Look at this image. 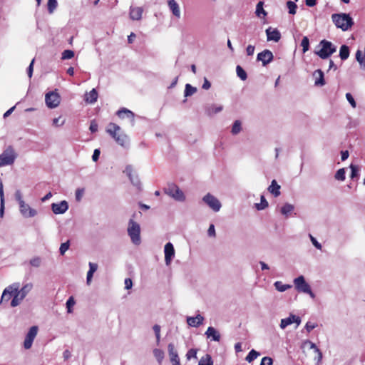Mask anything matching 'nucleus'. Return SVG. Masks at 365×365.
<instances>
[{
    "mask_svg": "<svg viewBox=\"0 0 365 365\" xmlns=\"http://www.w3.org/2000/svg\"><path fill=\"white\" fill-rule=\"evenodd\" d=\"M20 284L14 282L6 287L2 293L0 304H3L7 303L12 297L10 305L11 307L19 306L28 294L32 290L34 285L32 283L29 282L23 285L19 289Z\"/></svg>",
    "mask_w": 365,
    "mask_h": 365,
    "instance_id": "f257e3e1",
    "label": "nucleus"
},
{
    "mask_svg": "<svg viewBox=\"0 0 365 365\" xmlns=\"http://www.w3.org/2000/svg\"><path fill=\"white\" fill-rule=\"evenodd\" d=\"M331 19L337 28L347 31L353 24L352 19L347 14H334Z\"/></svg>",
    "mask_w": 365,
    "mask_h": 365,
    "instance_id": "f03ea898",
    "label": "nucleus"
},
{
    "mask_svg": "<svg viewBox=\"0 0 365 365\" xmlns=\"http://www.w3.org/2000/svg\"><path fill=\"white\" fill-rule=\"evenodd\" d=\"M127 231L131 242L135 245H139L141 242L140 225L130 219L128 222Z\"/></svg>",
    "mask_w": 365,
    "mask_h": 365,
    "instance_id": "7ed1b4c3",
    "label": "nucleus"
},
{
    "mask_svg": "<svg viewBox=\"0 0 365 365\" xmlns=\"http://www.w3.org/2000/svg\"><path fill=\"white\" fill-rule=\"evenodd\" d=\"M17 158L15 150L11 147H7L0 155V168L12 165Z\"/></svg>",
    "mask_w": 365,
    "mask_h": 365,
    "instance_id": "20e7f679",
    "label": "nucleus"
},
{
    "mask_svg": "<svg viewBox=\"0 0 365 365\" xmlns=\"http://www.w3.org/2000/svg\"><path fill=\"white\" fill-rule=\"evenodd\" d=\"M321 48L316 53L322 59L329 58L336 51V47L330 41L322 40L319 43Z\"/></svg>",
    "mask_w": 365,
    "mask_h": 365,
    "instance_id": "39448f33",
    "label": "nucleus"
},
{
    "mask_svg": "<svg viewBox=\"0 0 365 365\" xmlns=\"http://www.w3.org/2000/svg\"><path fill=\"white\" fill-rule=\"evenodd\" d=\"M295 289L299 292L309 294L312 299L315 298V294L311 289L310 285L305 281L304 276L301 275L294 279Z\"/></svg>",
    "mask_w": 365,
    "mask_h": 365,
    "instance_id": "423d86ee",
    "label": "nucleus"
},
{
    "mask_svg": "<svg viewBox=\"0 0 365 365\" xmlns=\"http://www.w3.org/2000/svg\"><path fill=\"white\" fill-rule=\"evenodd\" d=\"M165 192L176 201L184 202L185 200L184 192L174 183L168 184L165 189Z\"/></svg>",
    "mask_w": 365,
    "mask_h": 365,
    "instance_id": "0eeeda50",
    "label": "nucleus"
},
{
    "mask_svg": "<svg viewBox=\"0 0 365 365\" xmlns=\"http://www.w3.org/2000/svg\"><path fill=\"white\" fill-rule=\"evenodd\" d=\"M45 103L48 108H55L59 106L61 103V96L56 90L46 93Z\"/></svg>",
    "mask_w": 365,
    "mask_h": 365,
    "instance_id": "6e6552de",
    "label": "nucleus"
},
{
    "mask_svg": "<svg viewBox=\"0 0 365 365\" xmlns=\"http://www.w3.org/2000/svg\"><path fill=\"white\" fill-rule=\"evenodd\" d=\"M203 202L209 206L214 212L220 211L222 205L220 200L210 193L206 194L202 197Z\"/></svg>",
    "mask_w": 365,
    "mask_h": 365,
    "instance_id": "1a4fd4ad",
    "label": "nucleus"
},
{
    "mask_svg": "<svg viewBox=\"0 0 365 365\" xmlns=\"http://www.w3.org/2000/svg\"><path fill=\"white\" fill-rule=\"evenodd\" d=\"M38 330V328L37 326H33L29 329L24 341V347L26 349H29L32 346L34 340L37 335Z\"/></svg>",
    "mask_w": 365,
    "mask_h": 365,
    "instance_id": "9d476101",
    "label": "nucleus"
},
{
    "mask_svg": "<svg viewBox=\"0 0 365 365\" xmlns=\"http://www.w3.org/2000/svg\"><path fill=\"white\" fill-rule=\"evenodd\" d=\"M301 318L297 315L290 314L289 316L287 318H284L281 319L279 327L282 329H286L288 326L295 323L296 328H297L301 324Z\"/></svg>",
    "mask_w": 365,
    "mask_h": 365,
    "instance_id": "9b49d317",
    "label": "nucleus"
},
{
    "mask_svg": "<svg viewBox=\"0 0 365 365\" xmlns=\"http://www.w3.org/2000/svg\"><path fill=\"white\" fill-rule=\"evenodd\" d=\"M124 173L128 177L130 182L138 188L140 187V181L138 176L134 173L133 167L127 165L123 171Z\"/></svg>",
    "mask_w": 365,
    "mask_h": 365,
    "instance_id": "f8f14e48",
    "label": "nucleus"
},
{
    "mask_svg": "<svg viewBox=\"0 0 365 365\" xmlns=\"http://www.w3.org/2000/svg\"><path fill=\"white\" fill-rule=\"evenodd\" d=\"M175 249L171 242H168L164 247L165 262L167 266L171 264L173 259L175 257Z\"/></svg>",
    "mask_w": 365,
    "mask_h": 365,
    "instance_id": "ddd939ff",
    "label": "nucleus"
},
{
    "mask_svg": "<svg viewBox=\"0 0 365 365\" xmlns=\"http://www.w3.org/2000/svg\"><path fill=\"white\" fill-rule=\"evenodd\" d=\"M51 210L56 215L64 214L68 210V203L66 200H62L57 203H52Z\"/></svg>",
    "mask_w": 365,
    "mask_h": 365,
    "instance_id": "4468645a",
    "label": "nucleus"
},
{
    "mask_svg": "<svg viewBox=\"0 0 365 365\" xmlns=\"http://www.w3.org/2000/svg\"><path fill=\"white\" fill-rule=\"evenodd\" d=\"M19 209L20 212L24 217H32L37 214L36 210L31 208L24 201H21V204H19Z\"/></svg>",
    "mask_w": 365,
    "mask_h": 365,
    "instance_id": "2eb2a0df",
    "label": "nucleus"
},
{
    "mask_svg": "<svg viewBox=\"0 0 365 365\" xmlns=\"http://www.w3.org/2000/svg\"><path fill=\"white\" fill-rule=\"evenodd\" d=\"M274 58L273 53L268 49L259 53L257 56V60L262 62L263 66H266L272 61Z\"/></svg>",
    "mask_w": 365,
    "mask_h": 365,
    "instance_id": "dca6fc26",
    "label": "nucleus"
},
{
    "mask_svg": "<svg viewBox=\"0 0 365 365\" xmlns=\"http://www.w3.org/2000/svg\"><path fill=\"white\" fill-rule=\"evenodd\" d=\"M306 347H309L310 349L314 350V351L317 354V357L315 358V360H317V364L320 363L322 359V353L316 346V344L309 340H305L302 342V348Z\"/></svg>",
    "mask_w": 365,
    "mask_h": 365,
    "instance_id": "f3484780",
    "label": "nucleus"
},
{
    "mask_svg": "<svg viewBox=\"0 0 365 365\" xmlns=\"http://www.w3.org/2000/svg\"><path fill=\"white\" fill-rule=\"evenodd\" d=\"M168 354L172 365H180V358L178 351L175 349L173 344L170 343L168 345Z\"/></svg>",
    "mask_w": 365,
    "mask_h": 365,
    "instance_id": "a211bd4d",
    "label": "nucleus"
},
{
    "mask_svg": "<svg viewBox=\"0 0 365 365\" xmlns=\"http://www.w3.org/2000/svg\"><path fill=\"white\" fill-rule=\"evenodd\" d=\"M267 39L268 41L278 42L281 38V34L277 29L269 27L266 29Z\"/></svg>",
    "mask_w": 365,
    "mask_h": 365,
    "instance_id": "6ab92c4d",
    "label": "nucleus"
},
{
    "mask_svg": "<svg viewBox=\"0 0 365 365\" xmlns=\"http://www.w3.org/2000/svg\"><path fill=\"white\" fill-rule=\"evenodd\" d=\"M312 77L314 80L315 86L322 87L325 85L324 73L321 69L314 71Z\"/></svg>",
    "mask_w": 365,
    "mask_h": 365,
    "instance_id": "aec40b11",
    "label": "nucleus"
},
{
    "mask_svg": "<svg viewBox=\"0 0 365 365\" xmlns=\"http://www.w3.org/2000/svg\"><path fill=\"white\" fill-rule=\"evenodd\" d=\"M117 115L120 118H127L130 119L132 125H134L135 114L131 110H130L125 108H123L120 109L119 110H118Z\"/></svg>",
    "mask_w": 365,
    "mask_h": 365,
    "instance_id": "412c9836",
    "label": "nucleus"
},
{
    "mask_svg": "<svg viewBox=\"0 0 365 365\" xmlns=\"http://www.w3.org/2000/svg\"><path fill=\"white\" fill-rule=\"evenodd\" d=\"M204 317L201 314H197L195 317H187V323L189 326L192 327H198L202 324Z\"/></svg>",
    "mask_w": 365,
    "mask_h": 365,
    "instance_id": "4be33fe9",
    "label": "nucleus"
},
{
    "mask_svg": "<svg viewBox=\"0 0 365 365\" xmlns=\"http://www.w3.org/2000/svg\"><path fill=\"white\" fill-rule=\"evenodd\" d=\"M168 6L172 14L178 19L180 18V9L175 0H167Z\"/></svg>",
    "mask_w": 365,
    "mask_h": 365,
    "instance_id": "5701e85b",
    "label": "nucleus"
},
{
    "mask_svg": "<svg viewBox=\"0 0 365 365\" xmlns=\"http://www.w3.org/2000/svg\"><path fill=\"white\" fill-rule=\"evenodd\" d=\"M223 109V106L221 105L211 104L207 105L205 107V113L208 116H212L213 115L221 112Z\"/></svg>",
    "mask_w": 365,
    "mask_h": 365,
    "instance_id": "b1692460",
    "label": "nucleus"
},
{
    "mask_svg": "<svg viewBox=\"0 0 365 365\" xmlns=\"http://www.w3.org/2000/svg\"><path fill=\"white\" fill-rule=\"evenodd\" d=\"M120 128L113 123H110L106 128V132L109 133L115 140V138L120 133Z\"/></svg>",
    "mask_w": 365,
    "mask_h": 365,
    "instance_id": "393cba45",
    "label": "nucleus"
},
{
    "mask_svg": "<svg viewBox=\"0 0 365 365\" xmlns=\"http://www.w3.org/2000/svg\"><path fill=\"white\" fill-rule=\"evenodd\" d=\"M98 96L97 91L96 88H93L90 92L85 94L84 101L87 103L93 104L97 101Z\"/></svg>",
    "mask_w": 365,
    "mask_h": 365,
    "instance_id": "a878e982",
    "label": "nucleus"
},
{
    "mask_svg": "<svg viewBox=\"0 0 365 365\" xmlns=\"http://www.w3.org/2000/svg\"><path fill=\"white\" fill-rule=\"evenodd\" d=\"M205 334L207 338H211L215 341H219L220 340L219 331L212 327H209Z\"/></svg>",
    "mask_w": 365,
    "mask_h": 365,
    "instance_id": "bb28decb",
    "label": "nucleus"
},
{
    "mask_svg": "<svg viewBox=\"0 0 365 365\" xmlns=\"http://www.w3.org/2000/svg\"><path fill=\"white\" fill-rule=\"evenodd\" d=\"M143 9L141 7H130V16L133 20H140L142 17Z\"/></svg>",
    "mask_w": 365,
    "mask_h": 365,
    "instance_id": "cd10ccee",
    "label": "nucleus"
},
{
    "mask_svg": "<svg viewBox=\"0 0 365 365\" xmlns=\"http://www.w3.org/2000/svg\"><path fill=\"white\" fill-rule=\"evenodd\" d=\"M89 270L87 272L86 283L88 285L91 284L93 274L98 269V264L93 262H89Z\"/></svg>",
    "mask_w": 365,
    "mask_h": 365,
    "instance_id": "c85d7f7f",
    "label": "nucleus"
},
{
    "mask_svg": "<svg viewBox=\"0 0 365 365\" xmlns=\"http://www.w3.org/2000/svg\"><path fill=\"white\" fill-rule=\"evenodd\" d=\"M270 193L274 195V197H278L280 195V186L277 184L275 180H273L271 185L268 187Z\"/></svg>",
    "mask_w": 365,
    "mask_h": 365,
    "instance_id": "c756f323",
    "label": "nucleus"
},
{
    "mask_svg": "<svg viewBox=\"0 0 365 365\" xmlns=\"http://www.w3.org/2000/svg\"><path fill=\"white\" fill-rule=\"evenodd\" d=\"M153 354L155 358L156 361H158V363L159 364H161L165 358L164 351L158 348H155L153 350Z\"/></svg>",
    "mask_w": 365,
    "mask_h": 365,
    "instance_id": "7c9ffc66",
    "label": "nucleus"
},
{
    "mask_svg": "<svg viewBox=\"0 0 365 365\" xmlns=\"http://www.w3.org/2000/svg\"><path fill=\"white\" fill-rule=\"evenodd\" d=\"M115 140L118 145L124 147L128 143V137L125 133H120L115 138Z\"/></svg>",
    "mask_w": 365,
    "mask_h": 365,
    "instance_id": "2f4dec72",
    "label": "nucleus"
},
{
    "mask_svg": "<svg viewBox=\"0 0 365 365\" xmlns=\"http://www.w3.org/2000/svg\"><path fill=\"white\" fill-rule=\"evenodd\" d=\"M264 2L263 1H259L256 6V11L255 14L257 16L261 18L262 16L264 18L267 13L263 8Z\"/></svg>",
    "mask_w": 365,
    "mask_h": 365,
    "instance_id": "473e14b6",
    "label": "nucleus"
},
{
    "mask_svg": "<svg viewBox=\"0 0 365 365\" xmlns=\"http://www.w3.org/2000/svg\"><path fill=\"white\" fill-rule=\"evenodd\" d=\"M0 217H2L4 212V195L3 190V183L0 180Z\"/></svg>",
    "mask_w": 365,
    "mask_h": 365,
    "instance_id": "72a5a7b5",
    "label": "nucleus"
},
{
    "mask_svg": "<svg viewBox=\"0 0 365 365\" xmlns=\"http://www.w3.org/2000/svg\"><path fill=\"white\" fill-rule=\"evenodd\" d=\"M275 289L280 292H285L286 290L292 288V285L283 284L281 281H277L274 283Z\"/></svg>",
    "mask_w": 365,
    "mask_h": 365,
    "instance_id": "f704fd0d",
    "label": "nucleus"
},
{
    "mask_svg": "<svg viewBox=\"0 0 365 365\" xmlns=\"http://www.w3.org/2000/svg\"><path fill=\"white\" fill-rule=\"evenodd\" d=\"M294 210V206L292 204H289V203H286L284 204L282 207H281V213L287 217L292 212H293V210Z\"/></svg>",
    "mask_w": 365,
    "mask_h": 365,
    "instance_id": "c9c22d12",
    "label": "nucleus"
},
{
    "mask_svg": "<svg viewBox=\"0 0 365 365\" xmlns=\"http://www.w3.org/2000/svg\"><path fill=\"white\" fill-rule=\"evenodd\" d=\"M339 56L342 61L346 60L349 56V48L346 45H342L339 50Z\"/></svg>",
    "mask_w": 365,
    "mask_h": 365,
    "instance_id": "e433bc0d",
    "label": "nucleus"
},
{
    "mask_svg": "<svg viewBox=\"0 0 365 365\" xmlns=\"http://www.w3.org/2000/svg\"><path fill=\"white\" fill-rule=\"evenodd\" d=\"M242 130V123L239 120H236L232 126L231 133L232 135H237Z\"/></svg>",
    "mask_w": 365,
    "mask_h": 365,
    "instance_id": "4c0bfd02",
    "label": "nucleus"
},
{
    "mask_svg": "<svg viewBox=\"0 0 365 365\" xmlns=\"http://www.w3.org/2000/svg\"><path fill=\"white\" fill-rule=\"evenodd\" d=\"M198 365H213V361L210 354H205L201 357L199 361Z\"/></svg>",
    "mask_w": 365,
    "mask_h": 365,
    "instance_id": "58836bf2",
    "label": "nucleus"
},
{
    "mask_svg": "<svg viewBox=\"0 0 365 365\" xmlns=\"http://www.w3.org/2000/svg\"><path fill=\"white\" fill-rule=\"evenodd\" d=\"M196 91H197V89L195 87H193L190 84L187 83L185 85V92H184L185 97H188V96H192Z\"/></svg>",
    "mask_w": 365,
    "mask_h": 365,
    "instance_id": "ea45409f",
    "label": "nucleus"
},
{
    "mask_svg": "<svg viewBox=\"0 0 365 365\" xmlns=\"http://www.w3.org/2000/svg\"><path fill=\"white\" fill-rule=\"evenodd\" d=\"M268 207V202L264 196L262 195L260 197V203H256L255 207L257 210H262Z\"/></svg>",
    "mask_w": 365,
    "mask_h": 365,
    "instance_id": "a19ab883",
    "label": "nucleus"
},
{
    "mask_svg": "<svg viewBox=\"0 0 365 365\" xmlns=\"http://www.w3.org/2000/svg\"><path fill=\"white\" fill-rule=\"evenodd\" d=\"M259 356V353L255 351V349H252L247 356L245 358V360L250 363L253 361L255 359H256Z\"/></svg>",
    "mask_w": 365,
    "mask_h": 365,
    "instance_id": "79ce46f5",
    "label": "nucleus"
},
{
    "mask_svg": "<svg viewBox=\"0 0 365 365\" xmlns=\"http://www.w3.org/2000/svg\"><path fill=\"white\" fill-rule=\"evenodd\" d=\"M334 178L339 181H344L346 178V171L344 168L339 169L334 175Z\"/></svg>",
    "mask_w": 365,
    "mask_h": 365,
    "instance_id": "37998d69",
    "label": "nucleus"
},
{
    "mask_svg": "<svg viewBox=\"0 0 365 365\" xmlns=\"http://www.w3.org/2000/svg\"><path fill=\"white\" fill-rule=\"evenodd\" d=\"M236 72H237V76L241 80L245 81L247 79V73L240 66H237Z\"/></svg>",
    "mask_w": 365,
    "mask_h": 365,
    "instance_id": "c03bdc74",
    "label": "nucleus"
},
{
    "mask_svg": "<svg viewBox=\"0 0 365 365\" xmlns=\"http://www.w3.org/2000/svg\"><path fill=\"white\" fill-rule=\"evenodd\" d=\"M153 329L156 338V345L158 346L160 343V327L158 324H155L153 327Z\"/></svg>",
    "mask_w": 365,
    "mask_h": 365,
    "instance_id": "a18cd8bd",
    "label": "nucleus"
},
{
    "mask_svg": "<svg viewBox=\"0 0 365 365\" xmlns=\"http://www.w3.org/2000/svg\"><path fill=\"white\" fill-rule=\"evenodd\" d=\"M57 6L58 2L56 0H48L47 3V7L49 14H53Z\"/></svg>",
    "mask_w": 365,
    "mask_h": 365,
    "instance_id": "49530a36",
    "label": "nucleus"
},
{
    "mask_svg": "<svg viewBox=\"0 0 365 365\" xmlns=\"http://www.w3.org/2000/svg\"><path fill=\"white\" fill-rule=\"evenodd\" d=\"M287 6L289 9V13L290 14L294 15L296 14L297 6L294 2L292 1H288L287 2Z\"/></svg>",
    "mask_w": 365,
    "mask_h": 365,
    "instance_id": "de8ad7c7",
    "label": "nucleus"
},
{
    "mask_svg": "<svg viewBox=\"0 0 365 365\" xmlns=\"http://www.w3.org/2000/svg\"><path fill=\"white\" fill-rule=\"evenodd\" d=\"M74 56V52L72 50H65L61 54L62 60L71 59Z\"/></svg>",
    "mask_w": 365,
    "mask_h": 365,
    "instance_id": "09e8293b",
    "label": "nucleus"
},
{
    "mask_svg": "<svg viewBox=\"0 0 365 365\" xmlns=\"http://www.w3.org/2000/svg\"><path fill=\"white\" fill-rule=\"evenodd\" d=\"M76 302L73 297H70L66 302V308L68 313H71L73 312L72 307L75 305Z\"/></svg>",
    "mask_w": 365,
    "mask_h": 365,
    "instance_id": "8fccbe9b",
    "label": "nucleus"
},
{
    "mask_svg": "<svg viewBox=\"0 0 365 365\" xmlns=\"http://www.w3.org/2000/svg\"><path fill=\"white\" fill-rule=\"evenodd\" d=\"M301 46H302L303 53L307 52L309 48V41L307 36L303 37Z\"/></svg>",
    "mask_w": 365,
    "mask_h": 365,
    "instance_id": "3c124183",
    "label": "nucleus"
},
{
    "mask_svg": "<svg viewBox=\"0 0 365 365\" xmlns=\"http://www.w3.org/2000/svg\"><path fill=\"white\" fill-rule=\"evenodd\" d=\"M65 121L64 119H61V116H58L53 119L52 124L55 127H61L64 125Z\"/></svg>",
    "mask_w": 365,
    "mask_h": 365,
    "instance_id": "603ef678",
    "label": "nucleus"
},
{
    "mask_svg": "<svg viewBox=\"0 0 365 365\" xmlns=\"http://www.w3.org/2000/svg\"><path fill=\"white\" fill-rule=\"evenodd\" d=\"M30 264L34 267H38L41 264V259L39 257H35L30 259Z\"/></svg>",
    "mask_w": 365,
    "mask_h": 365,
    "instance_id": "864d4df0",
    "label": "nucleus"
},
{
    "mask_svg": "<svg viewBox=\"0 0 365 365\" xmlns=\"http://www.w3.org/2000/svg\"><path fill=\"white\" fill-rule=\"evenodd\" d=\"M350 168L351 170V178L354 179L359 175V168L356 165L352 164L350 165Z\"/></svg>",
    "mask_w": 365,
    "mask_h": 365,
    "instance_id": "5fc2aeb1",
    "label": "nucleus"
},
{
    "mask_svg": "<svg viewBox=\"0 0 365 365\" xmlns=\"http://www.w3.org/2000/svg\"><path fill=\"white\" fill-rule=\"evenodd\" d=\"M309 239L312 243V245L319 250H322V245L317 240V239L313 237L311 234L309 235Z\"/></svg>",
    "mask_w": 365,
    "mask_h": 365,
    "instance_id": "6e6d98bb",
    "label": "nucleus"
},
{
    "mask_svg": "<svg viewBox=\"0 0 365 365\" xmlns=\"http://www.w3.org/2000/svg\"><path fill=\"white\" fill-rule=\"evenodd\" d=\"M84 189L83 188H78L76 190V192H75V197H76V201L79 202L81 200L83 196V194H84Z\"/></svg>",
    "mask_w": 365,
    "mask_h": 365,
    "instance_id": "4d7b16f0",
    "label": "nucleus"
},
{
    "mask_svg": "<svg viewBox=\"0 0 365 365\" xmlns=\"http://www.w3.org/2000/svg\"><path fill=\"white\" fill-rule=\"evenodd\" d=\"M197 350L195 349H190L186 354V358L190 360L192 358H197Z\"/></svg>",
    "mask_w": 365,
    "mask_h": 365,
    "instance_id": "13d9d810",
    "label": "nucleus"
},
{
    "mask_svg": "<svg viewBox=\"0 0 365 365\" xmlns=\"http://www.w3.org/2000/svg\"><path fill=\"white\" fill-rule=\"evenodd\" d=\"M69 249V242L62 243L59 248V252L61 255H63L65 252Z\"/></svg>",
    "mask_w": 365,
    "mask_h": 365,
    "instance_id": "bf43d9fd",
    "label": "nucleus"
},
{
    "mask_svg": "<svg viewBox=\"0 0 365 365\" xmlns=\"http://www.w3.org/2000/svg\"><path fill=\"white\" fill-rule=\"evenodd\" d=\"M317 327V323L308 322L305 324L304 328L307 330V331L308 333H309L312 329H315Z\"/></svg>",
    "mask_w": 365,
    "mask_h": 365,
    "instance_id": "052dcab7",
    "label": "nucleus"
},
{
    "mask_svg": "<svg viewBox=\"0 0 365 365\" xmlns=\"http://www.w3.org/2000/svg\"><path fill=\"white\" fill-rule=\"evenodd\" d=\"M346 98L353 108H356V103L351 93H347L346 94Z\"/></svg>",
    "mask_w": 365,
    "mask_h": 365,
    "instance_id": "680f3d73",
    "label": "nucleus"
},
{
    "mask_svg": "<svg viewBox=\"0 0 365 365\" xmlns=\"http://www.w3.org/2000/svg\"><path fill=\"white\" fill-rule=\"evenodd\" d=\"M207 235L208 236L211 237H215L216 233H215V229L213 224L210 225V227L207 230Z\"/></svg>",
    "mask_w": 365,
    "mask_h": 365,
    "instance_id": "e2e57ef3",
    "label": "nucleus"
},
{
    "mask_svg": "<svg viewBox=\"0 0 365 365\" xmlns=\"http://www.w3.org/2000/svg\"><path fill=\"white\" fill-rule=\"evenodd\" d=\"M272 359L270 357L265 356L262 359L260 365H272Z\"/></svg>",
    "mask_w": 365,
    "mask_h": 365,
    "instance_id": "0e129e2a",
    "label": "nucleus"
},
{
    "mask_svg": "<svg viewBox=\"0 0 365 365\" xmlns=\"http://www.w3.org/2000/svg\"><path fill=\"white\" fill-rule=\"evenodd\" d=\"M34 61H35L34 59H33L31 61L30 65L29 66V67L27 68V73H28V76L29 78H31L32 75H33Z\"/></svg>",
    "mask_w": 365,
    "mask_h": 365,
    "instance_id": "69168bd1",
    "label": "nucleus"
},
{
    "mask_svg": "<svg viewBox=\"0 0 365 365\" xmlns=\"http://www.w3.org/2000/svg\"><path fill=\"white\" fill-rule=\"evenodd\" d=\"M100 150L99 149H95L94 151H93V154L92 155V160L94 161V162H96L98 158H99V156H100Z\"/></svg>",
    "mask_w": 365,
    "mask_h": 365,
    "instance_id": "338daca9",
    "label": "nucleus"
},
{
    "mask_svg": "<svg viewBox=\"0 0 365 365\" xmlns=\"http://www.w3.org/2000/svg\"><path fill=\"white\" fill-rule=\"evenodd\" d=\"M124 283H125V288L126 289H130L132 288V287H133V282H132L131 279L126 278L125 279V282Z\"/></svg>",
    "mask_w": 365,
    "mask_h": 365,
    "instance_id": "774afa93",
    "label": "nucleus"
}]
</instances>
